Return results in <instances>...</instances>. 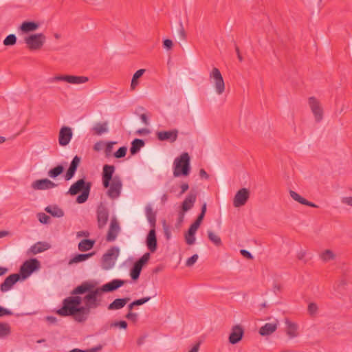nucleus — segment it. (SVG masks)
<instances>
[{"label":"nucleus","mask_w":352,"mask_h":352,"mask_svg":"<svg viewBox=\"0 0 352 352\" xmlns=\"http://www.w3.org/2000/svg\"><path fill=\"white\" fill-rule=\"evenodd\" d=\"M102 292L99 287L84 282L74 288L71 294L63 301V306L56 311L60 316H72L79 323L86 322L91 309L102 305Z\"/></svg>","instance_id":"obj_1"},{"label":"nucleus","mask_w":352,"mask_h":352,"mask_svg":"<svg viewBox=\"0 0 352 352\" xmlns=\"http://www.w3.org/2000/svg\"><path fill=\"white\" fill-rule=\"evenodd\" d=\"M115 169L114 166L105 164L102 168V185L104 188H108L107 195L112 199L120 196L122 188L121 177L118 175L113 176Z\"/></svg>","instance_id":"obj_2"},{"label":"nucleus","mask_w":352,"mask_h":352,"mask_svg":"<svg viewBox=\"0 0 352 352\" xmlns=\"http://www.w3.org/2000/svg\"><path fill=\"white\" fill-rule=\"evenodd\" d=\"M91 187V182H86L84 179H80L73 184L68 190V193L71 195H75L82 192L76 198V202L78 204L85 203L89 195Z\"/></svg>","instance_id":"obj_3"},{"label":"nucleus","mask_w":352,"mask_h":352,"mask_svg":"<svg viewBox=\"0 0 352 352\" xmlns=\"http://www.w3.org/2000/svg\"><path fill=\"white\" fill-rule=\"evenodd\" d=\"M190 172V158L186 152L176 157L173 162V175L175 177H186Z\"/></svg>","instance_id":"obj_4"},{"label":"nucleus","mask_w":352,"mask_h":352,"mask_svg":"<svg viewBox=\"0 0 352 352\" xmlns=\"http://www.w3.org/2000/svg\"><path fill=\"white\" fill-rule=\"evenodd\" d=\"M46 41V36L43 33L32 34L24 38L27 47L31 51L41 50Z\"/></svg>","instance_id":"obj_5"},{"label":"nucleus","mask_w":352,"mask_h":352,"mask_svg":"<svg viewBox=\"0 0 352 352\" xmlns=\"http://www.w3.org/2000/svg\"><path fill=\"white\" fill-rule=\"evenodd\" d=\"M209 79L214 86L215 92L218 95H221L225 91L226 85L223 76L218 68H212L209 74Z\"/></svg>","instance_id":"obj_6"},{"label":"nucleus","mask_w":352,"mask_h":352,"mask_svg":"<svg viewBox=\"0 0 352 352\" xmlns=\"http://www.w3.org/2000/svg\"><path fill=\"white\" fill-rule=\"evenodd\" d=\"M309 107L314 117L316 122H320L324 117V109L320 101L314 96L308 98Z\"/></svg>","instance_id":"obj_7"},{"label":"nucleus","mask_w":352,"mask_h":352,"mask_svg":"<svg viewBox=\"0 0 352 352\" xmlns=\"http://www.w3.org/2000/svg\"><path fill=\"white\" fill-rule=\"evenodd\" d=\"M89 78L86 76H78L73 75H57L49 79L50 82L64 81L72 85H79L87 82Z\"/></svg>","instance_id":"obj_8"},{"label":"nucleus","mask_w":352,"mask_h":352,"mask_svg":"<svg viewBox=\"0 0 352 352\" xmlns=\"http://www.w3.org/2000/svg\"><path fill=\"white\" fill-rule=\"evenodd\" d=\"M40 266L39 261L36 258H32L25 261L20 267V278H27L34 271Z\"/></svg>","instance_id":"obj_9"},{"label":"nucleus","mask_w":352,"mask_h":352,"mask_svg":"<svg viewBox=\"0 0 352 352\" xmlns=\"http://www.w3.org/2000/svg\"><path fill=\"white\" fill-rule=\"evenodd\" d=\"M119 255V249L116 247H113L107 250V252L102 256V266L105 270L111 268Z\"/></svg>","instance_id":"obj_10"},{"label":"nucleus","mask_w":352,"mask_h":352,"mask_svg":"<svg viewBox=\"0 0 352 352\" xmlns=\"http://www.w3.org/2000/svg\"><path fill=\"white\" fill-rule=\"evenodd\" d=\"M250 196V190L246 188L239 189L235 194L233 199V206L235 208H240L245 205Z\"/></svg>","instance_id":"obj_11"},{"label":"nucleus","mask_w":352,"mask_h":352,"mask_svg":"<svg viewBox=\"0 0 352 352\" xmlns=\"http://www.w3.org/2000/svg\"><path fill=\"white\" fill-rule=\"evenodd\" d=\"M197 199V194L195 192L189 193L182 204V212L179 214V220L183 221L184 212L190 210L195 203Z\"/></svg>","instance_id":"obj_12"},{"label":"nucleus","mask_w":352,"mask_h":352,"mask_svg":"<svg viewBox=\"0 0 352 352\" xmlns=\"http://www.w3.org/2000/svg\"><path fill=\"white\" fill-rule=\"evenodd\" d=\"M243 334L244 329L241 325L236 324L233 326L228 338L229 342L232 344H237L242 340Z\"/></svg>","instance_id":"obj_13"},{"label":"nucleus","mask_w":352,"mask_h":352,"mask_svg":"<svg viewBox=\"0 0 352 352\" xmlns=\"http://www.w3.org/2000/svg\"><path fill=\"white\" fill-rule=\"evenodd\" d=\"M120 230L119 223L116 217L111 220L109 230L107 234V241H114Z\"/></svg>","instance_id":"obj_14"},{"label":"nucleus","mask_w":352,"mask_h":352,"mask_svg":"<svg viewBox=\"0 0 352 352\" xmlns=\"http://www.w3.org/2000/svg\"><path fill=\"white\" fill-rule=\"evenodd\" d=\"M20 274H12L6 278L4 281L0 285V289L2 292H6L10 290L13 285L20 280Z\"/></svg>","instance_id":"obj_15"},{"label":"nucleus","mask_w":352,"mask_h":352,"mask_svg":"<svg viewBox=\"0 0 352 352\" xmlns=\"http://www.w3.org/2000/svg\"><path fill=\"white\" fill-rule=\"evenodd\" d=\"M285 333L289 339H294L299 336L298 325L288 318L285 319Z\"/></svg>","instance_id":"obj_16"},{"label":"nucleus","mask_w":352,"mask_h":352,"mask_svg":"<svg viewBox=\"0 0 352 352\" xmlns=\"http://www.w3.org/2000/svg\"><path fill=\"white\" fill-rule=\"evenodd\" d=\"M72 131L70 127L63 126L58 134L59 144L63 146L67 145L72 138Z\"/></svg>","instance_id":"obj_17"},{"label":"nucleus","mask_w":352,"mask_h":352,"mask_svg":"<svg viewBox=\"0 0 352 352\" xmlns=\"http://www.w3.org/2000/svg\"><path fill=\"white\" fill-rule=\"evenodd\" d=\"M157 137L160 141H168L173 143L176 141L178 136V131L173 129L171 131H162L157 133Z\"/></svg>","instance_id":"obj_18"},{"label":"nucleus","mask_w":352,"mask_h":352,"mask_svg":"<svg viewBox=\"0 0 352 352\" xmlns=\"http://www.w3.org/2000/svg\"><path fill=\"white\" fill-rule=\"evenodd\" d=\"M56 184L49 179H37L32 183V188L34 190H47L55 188Z\"/></svg>","instance_id":"obj_19"},{"label":"nucleus","mask_w":352,"mask_h":352,"mask_svg":"<svg viewBox=\"0 0 352 352\" xmlns=\"http://www.w3.org/2000/svg\"><path fill=\"white\" fill-rule=\"evenodd\" d=\"M109 219V212L107 209L103 206L99 207L97 210V221L99 228L105 226Z\"/></svg>","instance_id":"obj_20"},{"label":"nucleus","mask_w":352,"mask_h":352,"mask_svg":"<svg viewBox=\"0 0 352 352\" xmlns=\"http://www.w3.org/2000/svg\"><path fill=\"white\" fill-rule=\"evenodd\" d=\"M124 284V281L120 279H114L111 282H109L102 287H99L102 292H111L119 287H122Z\"/></svg>","instance_id":"obj_21"},{"label":"nucleus","mask_w":352,"mask_h":352,"mask_svg":"<svg viewBox=\"0 0 352 352\" xmlns=\"http://www.w3.org/2000/svg\"><path fill=\"white\" fill-rule=\"evenodd\" d=\"M146 245L151 252H155L157 250V237L155 228H151L146 236Z\"/></svg>","instance_id":"obj_22"},{"label":"nucleus","mask_w":352,"mask_h":352,"mask_svg":"<svg viewBox=\"0 0 352 352\" xmlns=\"http://www.w3.org/2000/svg\"><path fill=\"white\" fill-rule=\"evenodd\" d=\"M278 322L266 323L259 329V333L263 336H270L275 332L278 328Z\"/></svg>","instance_id":"obj_23"},{"label":"nucleus","mask_w":352,"mask_h":352,"mask_svg":"<svg viewBox=\"0 0 352 352\" xmlns=\"http://www.w3.org/2000/svg\"><path fill=\"white\" fill-rule=\"evenodd\" d=\"M289 195H290L291 197L294 201H296L302 205H305V206H310L312 208H318V207L316 204L307 201V199H305V198L301 197L299 194H298L296 192H295L294 190H289Z\"/></svg>","instance_id":"obj_24"},{"label":"nucleus","mask_w":352,"mask_h":352,"mask_svg":"<svg viewBox=\"0 0 352 352\" xmlns=\"http://www.w3.org/2000/svg\"><path fill=\"white\" fill-rule=\"evenodd\" d=\"M145 214L151 228H155L156 212L153 210V208L150 204L146 206Z\"/></svg>","instance_id":"obj_25"},{"label":"nucleus","mask_w":352,"mask_h":352,"mask_svg":"<svg viewBox=\"0 0 352 352\" xmlns=\"http://www.w3.org/2000/svg\"><path fill=\"white\" fill-rule=\"evenodd\" d=\"M129 300V298H116L115 299L111 304L108 306L109 310H118L123 308L128 301Z\"/></svg>","instance_id":"obj_26"},{"label":"nucleus","mask_w":352,"mask_h":352,"mask_svg":"<svg viewBox=\"0 0 352 352\" xmlns=\"http://www.w3.org/2000/svg\"><path fill=\"white\" fill-rule=\"evenodd\" d=\"M50 248V245L47 243L37 242L30 248V252L33 254H36L48 250Z\"/></svg>","instance_id":"obj_27"},{"label":"nucleus","mask_w":352,"mask_h":352,"mask_svg":"<svg viewBox=\"0 0 352 352\" xmlns=\"http://www.w3.org/2000/svg\"><path fill=\"white\" fill-rule=\"evenodd\" d=\"M38 27V23L36 22L25 21L21 25L20 30L24 33H28L36 30Z\"/></svg>","instance_id":"obj_28"},{"label":"nucleus","mask_w":352,"mask_h":352,"mask_svg":"<svg viewBox=\"0 0 352 352\" xmlns=\"http://www.w3.org/2000/svg\"><path fill=\"white\" fill-rule=\"evenodd\" d=\"M94 254V252L76 254L72 258H71L69 261V265H72L74 263H78L80 262L85 261L87 259L91 258Z\"/></svg>","instance_id":"obj_29"},{"label":"nucleus","mask_w":352,"mask_h":352,"mask_svg":"<svg viewBox=\"0 0 352 352\" xmlns=\"http://www.w3.org/2000/svg\"><path fill=\"white\" fill-rule=\"evenodd\" d=\"M198 229L190 226L187 233L185 234V240L188 245H192L195 242V233Z\"/></svg>","instance_id":"obj_30"},{"label":"nucleus","mask_w":352,"mask_h":352,"mask_svg":"<svg viewBox=\"0 0 352 352\" xmlns=\"http://www.w3.org/2000/svg\"><path fill=\"white\" fill-rule=\"evenodd\" d=\"M45 210L55 217H62L64 215L63 210L57 206H49Z\"/></svg>","instance_id":"obj_31"},{"label":"nucleus","mask_w":352,"mask_h":352,"mask_svg":"<svg viewBox=\"0 0 352 352\" xmlns=\"http://www.w3.org/2000/svg\"><path fill=\"white\" fill-rule=\"evenodd\" d=\"M95 243V241L91 239H83L78 243V250L85 252L91 250Z\"/></svg>","instance_id":"obj_32"},{"label":"nucleus","mask_w":352,"mask_h":352,"mask_svg":"<svg viewBox=\"0 0 352 352\" xmlns=\"http://www.w3.org/2000/svg\"><path fill=\"white\" fill-rule=\"evenodd\" d=\"M107 123H96L92 128L94 135H100L107 131Z\"/></svg>","instance_id":"obj_33"},{"label":"nucleus","mask_w":352,"mask_h":352,"mask_svg":"<svg viewBox=\"0 0 352 352\" xmlns=\"http://www.w3.org/2000/svg\"><path fill=\"white\" fill-rule=\"evenodd\" d=\"M144 146V142L140 139H135L131 142V146L130 148V152L132 155L137 153L142 147Z\"/></svg>","instance_id":"obj_34"},{"label":"nucleus","mask_w":352,"mask_h":352,"mask_svg":"<svg viewBox=\"0 0 352 352\" xmlns=\"http://www.w3.org/2000/svg\"><path fill=\"white\" fill-rule=\"evenodd\" d=\"M144 72L145 69H140L133 74L131 83V89L132 90L135 89L136 87L138 85V79L140 78L144 74Z\"/></svg>","instance_id":"obj_35"},{"label":"nucleus","mask_w":352,"mask_h":352,"mask_svg":"<svg viewBox=\"0 0 352 352\" xmlns=\"http://www.w3.org/2000/svg\"><path fill=\"white\" fill-rule=\"evenodd\" d=\"M64 170V167L62 165H58L57 166L50 169L47 175L51 178H56L59 176Z\"/></svg>","instance_id":"obj_36"},{"label":"nucleus","mask_w":352,"mask_h":352,"mask_svg":"<svg viewBox=\"0 0 352 352\" xmlns=\"http://www.w3.org/2000/svg\"><path fill=\"white\" fill-rule=\"evenodd\" d=\"M208 236L209 240L213 243L216 246L219 247L222 245L221 238L214 232L211 230L208 231Z\"/></svg>","instance_id":"obj_37"},{"label":"nucleus","mask_w":352,"mask_h":352,"mask_svg":"<svg viewBox=\"0 0 352 352\" xmlns=\"http://www.w3.org/2000/svg\"><path fill=\"white\" fill-rule=\"evenodd\" d=\"M320 257L324 261H329L333 260L336 256L331 250H326L320 254Z\"/></svg>","instance_id":"obj_38"},{"label":"nucleus","mask_w":352,"mask_h":352,"mask_svg":"<svg viewBox=\"0 0 352 352\" xmlns=\"http://www.w3.org/2000/svg\"><path fill=\"white\" fill-rule=\"evenodd\" d=\"M142 269V267L137 265L135 263H134L130 273L131 277L133 280H137L139 278Z\"/></svg>","instance_id":"obj_39"},{"label":"nucleus","mask_w":352,"mask_h":352,"mask_svg":"<svg viewBox=\"0 0 352 352\" xmlns=\"http://www.w3.org/2000/svg\"><path fill=\"white\" fill-rule=\"evenodd\" d=\"M16 36L14 34H9L3 40V45L6 46H12L14 45L16 43Z\"/></svg>","instance_id":"obj_40"},{"label":"nucleus","mask_w":352,"mask_h":352,"mask_svg":"<svg viewBox=\"0 0 352 352\" xmlns=\"http://www.w3.org/2000/svg\"><path fill=\"white\" fill-rule=\"evenodd\" d=\"M10 333V325L7 323L0 322V338L8 336Z\"/></svg>","instance_id":"obj_41"},{"label":"nucleus","mask_w":352,"mask_h":352,"mask_svg":"<svg viewBox=\"0 0 352 352\" xmlns=\"http://www.w3.org/2000/svg\"><path fill=\"white\" fill-rule=\"evenodd\" d=\"M149 258L150 253H145L135 263L142 267L148 261Z\"/></svg>","instance_id":"obj_42"},{"label":"nucleus","mask_w":352,"mask_h":352,"mask_svg":"<svg viewBox=\"0 0 352 352\" xmlns=\"http://www.w3.org/2000/svg\"><path fill=\"white\" fill-rule=\"evenodd\" d=\"M127 148L126 146L120 147L115 153L114 156L116 158L124 157L126 154Z\"/></svg>","instance_id":"obj_43"},{"label":"nucleus","mask_w":352,"mask_h":352,"mask_svg":"<svg viewBox=\"0 0 352 352\" xmlns=\"http://www.w3.org/2000/svg\"><path fill=\"white\" fill-rule=\"evenodd\" d=\"M308 312L310 315L314 316L315 315L318 311V306L314 302H311L308 305L307 308Z\"/></svg>","instance_id":"obj_44"},{"label":"nucleus","mask_w":352,"mask_h":352,"mask_svg":"<svg viewBox=\"0 0 352 352\" xmlns=\"http://www.w3.org/2000/svg\"><path fill=\"white\" fill-rule=\"evenodd\" d=\"M80 157L77 156V155H76L73 158V160H72V162L70 164L69 167L76 170L78 166L80 164Z\"/></svg>","instance_id":"obj_45"},{"label":"nucleus","mask_w":352,"mask_h":352,"mask_svg":"<svg viewBox=\"0 0 352 352\" xmlns=\"http://www.w3.org/2000/svg\"><path fill=\"white\" fill-rule=\"evenodd\" d=\"M204 214L200 213L195 221L191 226L198 229L204 218Z\"/></svg>","instance_id":"obj_46"},{"label":"nucleus","mask_w":352,"mask_h":352,"mask_svg":"<svg viewBox=\"0 0 352 352\" xmlns=\"http://www.w3.org/2000/svg\"><path fill=\"white\" fill-rule=\"evenodd\" d=\"M198 259V255L197 254H194L192 255L191 257H190L189 258L187 259L186 262V265L187 267H191L197 261Z\"/></svg>","instance_id":"obj_47"},{"label":"nucleus","mask_w":352,"mask_h":352,"mask_svg":"<svg viewBox=\"0 0 352 352\" xmlns=\"http://www.w3.org/2000/svg\"><path fill=\"white\" fill-rule=\"evenodd\" d=\"M38 220L42 223H48L50 222V217L45 214V213H39L38 214Z\"/></svg>","instance_id":"obj_48"},{"label":"nucleus","mask_w":352,"mask_h":352,"mask_svg":"<svg viewBox=\"0 0 352 352\" xmlns=\"http://www.w3.org/2000/svg\"><path fill=\"white\" fill-rule=\"evenodd\" d=\"M125 318L133 322H136L138 320V315L136 313L129 311V313L125 316Z\"/></svg>","instance_id":"obj_49"},{"label":"nucleus","mask_w":352,"mask_h":352,"mask_svg":"<svg viewBox=\"0 0 352 352\" xmlns=\"http://www.w3.org/2000/svg\"><path fill=\"white\" fill-rule=\"evenodd\" d=\"M76 171V170L69 167V168L67 170V173L65 175V180L68 181V180L71 179L74 177Z\"/></svg>","instance_id":"obj_50"},{"label":"nucleus","mask_w":352,"mask_h":352,"mask_svg":"<svg viewBox=\"0 0 352 352\" xmlns=\"http://www.w3.org/2000/svg\"><path fill=\"white\" fill-rule=\"evenodd\" d=\"M150 299H151L150 296L144 297V298L134 300L133 305H135V306L142 305L146 303V302H148Z\"/></svg>","instance_id":"obj_51"},{"label":"nucleus","mask_w":352,"mask_h":352,"mask_svg":"<svg viewBox=\"0 0 352 352\" xmlns=\"http://www.w3.org/2000/svg\"><path fill=\"white\" fill-rule=\"evenodd\" d=\"M111 327H119L122 329H126L127 323L126 321H124V320L119 321V322H115L111 324Z\"/></svg>","instance_id":"obj_52"},{"label":"nucleus","mask_w":352,"mask_h":352,"mask_svg":"<svg viewBox=\"0 0 352 352\" xmlns=\"http://www.w3.org/2000/svg\"><path fill=\"white\" fill-rule=\"evenodd\" d=\"M341 202L343 204L352 207V197H342Z\"/></svg>","instance_id":"obj_53"},{"label":"nucleus","mask_w":352,"mask_h":352,"mask_svg":"<svg viewBox=\"0 0 352 352\" xmlns=\"http://www.w3.org/2000/svg\"><path fill=\"white\" fill-rule=\"evenodd\" d=\"M114 144H115V142H107V144H106L105 153H106L107 155H109L111 153L112 149H113V145Z\"/></svg>","instance_id":"obj_54"},{"label":"nucleus","mask_w":352,"mask_h":352,"mask_svg":"<svg viewBox=\"0 0 352 352\" xmlns=\"http://www.w3.org/2000/svg\"><path fill=\"white\" fill-rule=\"evenodd\" d=\"M12 314V312L11 311L0 306V317L3 316H10Z\"/></svg>","instance_id":"obj_55"},{"label":"nucleus","mask_w":352,"mask_h":352,"mask_svg":"<svg viewBox=\"0 0 352 352\" xmlns=\"http://www.w3.org/2000/svg\"><path fill=\"white\" fill-rule=\"evenodd\" d=\"M163 228L166 239H169L170 237V231L168 226L166 224L165 221L164 222Z\"/></svg>","instance_id":"obj_56"},{"label":"nucleus","mask_w":352,"mask_h":352,"mask_svg":"<svg viewBox=\"0 0 352 352\" xmlns=\"http://www.w3.org/2000/svg\"><path fill=\"white\" fill-rule=\"evenodd\" d=\"M164 47L166 50H170L173 47V41L170 39H165L163 42Z\"/></svg>","instance_id":"obj_57"},{"label":"nucleus","mask_w":352,"mask_h":352,"mask_svg":"<svg viewBox=\"0 0 352 352\" xmlns=\"http://www.w3.org/2000/svg\"><path fill=\"white\" fill-rule=\"evenodd\" d=\"M240 253L248 259H253V256L252 254L246 250H241Z\"/></svg>","instance_id":"obj_58"},{"label":"nucleus","mask_w":352,"mask_h":352,"mask_svg":"<svg viewBox=\"0 0 352 352\" xmlns=\"http://www.w3.org/2000/svg\"><path fill=\"white\" fill-rule=\"evenodd\" d=\"M179 34L180 38L183 40H185L186 38V34L183 27L182 23H180V29L179 30Z\"/></svg>","instance_id":"obj_59"},{"label":"nucleus","mask_w":352,"mask_h":352,"mask_svg":"<svg viewBox=\"0 0 352 352\" xmlns=\"http://www.w3.org/2000/svg\"><path fill=\"white\" fill-rule=\"evenodd\" d=\"M104 146V143L102 141L98 142L94 144V149L96 151L102 150Z\"/></svg>","instance_id":"obj_60"},{"label":"nucleus","mask_w":352,"mask_h":352,"mask_svg":"<svg viewBox=\"0 0 352 352\" xmlns=\"http://www.w3.org/2000/svg\"><path fill=\"white\" fill-rule=\"evenodd\" d=\"M98 350V348H92V349H87V350H81V349H74L70 351V352H96Z\"/></svg>","instance_id":"obj_61"},{"label":"nucleus","mask_w":352,"mask_h":352,"mask_svg":"<svg viewBox=\"0 0 352 352\" xmlns=\"http://www.w3.org/2000/svg\"><path fill=\"white\" fill-rule=\"evenodd\" d=\"M180 188H181V192L179 193V195H182V194H184L186 191H187L188 190L189 186L187 183H183L180 186Z\"/></svg>","instance_id":"obj_62"},{"label":"nucleus","mask_w":352,"mask_h":352,"mask_svg":"<svg viewBox=\"0 0 352 352\" xmlns=\"http://www.w3.org/2000/svg\"><path fill=\"white\" fill-rule=\"evenodd\" d=\"M307 253L304 250H301L300 251L298 254H297V258L299 259V260H302L305 256H306Z\"/></svg>","instance_id":"obj_63"},{"label":"nucleus","mask_w":352,"mask_h":352,"mask_svg":"<svg viewBox=\"0 0 352 352\" xmlns=\"http://www.w3.org/2000/svg\"><path fill=\"white\" fill-rule=\"evenodd\" d=\"M140 119L142 120V122L146 124V125H148V118H147V116L146 114H142L140 115Z\"/></svg>","instance_id":"obj_64"}]
</instances>
